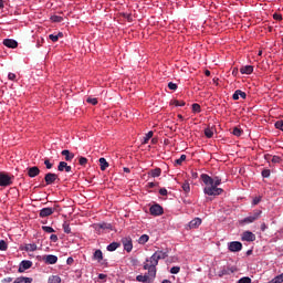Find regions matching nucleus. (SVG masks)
Segmentation results:
<instances>
[{"label":"nucleus","instance_id":"f257e3e1","mask_svg":"<svg viewBox=\"0 0 283 283\" xmlns=\"http://www.w3.org/2000/svg\"><path fill=\"white\" fill-rule=\"evenodd\" d=\"M201 180L203 185H206L203 188V193H206V196H221L223 193L224 190L218 188L222 185V179L220 177L217 176L211 178L209 175L202 174Z\"/></svg>","mask_w":283,"mask_h":283},{"label":"nucleus","instance_id":"f03ea898","mask_svg":"<svg viewBox=\"0 0 283 283\" xmlns=\"http://www.w3.org/2000/svg\"><path fill=\"white\" fill-rule=\"evenodd\" d=\"M167 256V252L156 251L149 259H146L144 270L148 271L150 277H156V266H158L159 260H165Z\"/></svg>","mask_w":283,"mask_h":283},{"label":"nucleus","instance_id":"7ed1b4c3","mask_svg":"<svg viewBox=\"0 0 283 283\" xmlns=\"http://www.w3.org/2000/svg\"><path fill=\"white\" fill-rule=\"evenodd\" d=\"M12 185V177L4 171L0 172V187H10Z\"/></svg>","mask_w":283,"mask_h":283},{"label":"nucleus","instance_id":"20e7f679","mask_svg":"<svg viewBox=\"0 0 283 283\" xmlns=\"http://www.w3.org/2000/svg\"><path fill=\"white\" fill-rule=\"evenodd\" d=\"M228 249L231 251V253H238L239 251H242V242L232 241L228 243Z\"/></svg>","mask_w":283,"mask_h":283},{"label":"nucleus","instance_id":"39448f33","mask_svg":"<svg viewBox=\"0 0 283 283\" xmlns=\"http://www.w3.org/2000/svg\"><path fill=\"white\" fill-rule=\"evenodd\" d=\"M59 181V175L54 174V172H48L44 176V181L46 182V185H54L55 181Z\"/></svg>","mask_w":283,"mask_h":283},{"label":"nucleus","instance_id":"423d86ee","mask_svg":"<svg viewBox=\"0 0 283 283\" xmlns=\"http://www.w3.org/2000/svg\"><path fill=\"white\" fill-rule=\"evenodd\" d=\"M28 269H32V261H28V260L21 261L18 269V273H25Z\"/></svg>","mask_w":283,"mask_h":283},{"label":"nucleus","instance_id":"0eeeda50","mask_svg":"<svg viewBox=\"0 0 283 283\" xmlns=\"http://www.w3.org/2000/svg\"><path fill=\"white\" fill-rule=\"evenodd\" d=\"M149 211H150V216H163L164 213L163 207L158 203L151 206L149 208Z\"/></svg>","mask_w":283,"mask_h":283},{"label":"nucleus","instance_id":"6e6552de","mask_svg":"<svg viewBox=\"0 0 283 283\" xmlns=\"http://www.w3.org/2000/svg\"><path fill=\"white\" fill-rule=\"evenodd\" d=\"M241 240L243 242H255V234L251 231H245L242 233Z\"/></svg>","mask_w":283,"mask_h":283},{"label":"nucleus","instance_id":"1a4fd4ad","mask_svg":"<svg viewBox=\"0 0 283 283\" xmlns=\"http://www.w3.org/2000/svg\"><path fill=\"white\" fill-rule=\"evenodd\" d=\"M27 171H28L29 178H36V176H39V174H41V169H39V167H36V166L28 167Z\"/></svg>","mask_w":283,"mask_h":283},{"label":"nucleus","instance_id":"9d476101","mask_svg":"<svg viewBox=\"0 0 283 283\" xmlns=\"http://www.w3.org/2000/svg\"><path fill=\"white\" fill-rule=\"evenodd\" d=\"M122 244H124V250L127 251V253H130V251L134 249L130 238L122 239Z\"/></svg>","mask_w":283,"mask_h":283},{"label":"nucleus","instance_id":"9b49d317","mask_svg":"<svg viewBox=\"0 0 283 283\" xmlns=\"http://www.w3.org/2000/svg\"><path fill=\"white\" fill-rule=\"evenodd\" d=\"M56 211V208H43L40 210V218H48Z\"/></svg>","mask_w":283,"mask_h":283},{"label":"nucleus","instance_id":"f8f14e48","mask_svg":"<svg viewBox=\"0 0 283 283\" xmlns=\"http://www.w3.org/2000/svg\"><path fill=\"white\" fill-rule=\"evenodd\" d=\"M45 264H56L59 262V256L54 254H48L43 258Z\"/></svg>","mask_w":283,"mask_h":283},{"label":"nucleus","instance_id":"ddd939ff","mask_svg":"<svg viewBox=\"0 0 283 283\" xmlns=\"http://www.w3.org/2000/svg\"><path fill=\"white\" fill-rule=\"evenodd\" d=\"M3 45H6V48H11V50H14L19 48V42L12 39H6L3 40Z\"/></svg>","mask_w":283,"mask_h":283},{"label":"nucleus","instance_id":"4468645a","mask_svg":"<svg viewBox=\"0 0 283 283\" xmlns=\"http://www.w3.org/2000/svg\"><path fill=\"white\" fill-rule=\"evenodd\" d=\"M136 280H137V282L150 283L154 280V277H151V275H149V273H148L145 275H137Z\"/></svg>","mask_w":283,"mask_h":283},{"label":"nucleus","instance_id":"2eb2a0df","mask_svg":"<svg viewBox=\"0 0 283 283\" xmlns=\"http://www.w3.org/2000/svg\"><path fill=\"white\" fill-rule=\"evenodd\" d=\"M200 224H202V219H200V218H195V219H192V220L188 223V227H189V229H198V227H200Z\"/></svg>","mask_w":283,"mask_h":283},{"label":"nucleus","instance_id":"dca6fc26","mask_svg":"<svg viewBox=\"0 0 283 283\" xmlns=\"http://www.w3.org/2000/svg\"><path fill=\"white\" fill-rule=\"evenodd\" d=\"M57 170L66 171V174H70V171H72V166H67V163L65 161H60L57 166Z\"/></svg>","mask_w":283,"mask_h":283},{"label":"nucleus","instance_id":"f3484780","mask_svg":"<svg viewBox=\"0 0 283 283\" xmlns=\"http://www.w3.org/2000/svg\"><path fill=\"white\" fill-rule=\"evenodd\" d=\"M61 154L64 156L66 163H72V160H74V153L65 149V150H62Z\"/></svg>","mask_w":283,"mask_h":283},{"label":"nucleus","instance_id":"a211bd4d","mask_svg":"<svg viewBox=\"0 0 283 283\" xmlns=\"http://www.w3.org/2000/svg\"><path fill=\"white\" fill-rule=\"evenodd\" d=\"M240 97L243 98V99L247 98V93H244V92H242L240 90H237L233 93L232 98H233V101H240Z\"/></svg>","mask_w":283,"mask_h":283},{"label":"nucleus","instance_id":"6ab92c4d","mask_svg":"<svg viewBox=\"0 0 283 283\" xmlns=\"http://www.w3.org/2000/svg\"><path fill=\"white\" fill-rule=\"evenodd\" d=\"M241 74H253V65H245L240 69Z\"/></svg>","mask_w":283,"mask_h":283},{"label":"nucleus","instance_id":"aec40b11","mask_svg":"<svg viewBox=\"0 0 283 283\" xmlns=\"http://www.w3.org/2000/svg\"><path fill=\"white\" fill-rule=\"evenodd\" d=\"M93 260H95L96 262H103V251L96 250L93 253Z\"/></svg>","mask_w":283,"mask_h":283},{"label":"nucleus","instance_id":"412c9836","mask_svg":"<svg viewBox=\"0 0 283 283\" xmlns=\"http://www.w3.org/2000/svg\"><path fill=\"white\" fill-rule=\"evenodd\" d=\"M99 167L102 171H105V169H107V167H109V163H107V159H105L104 157L99 158Z\"/></svg>","mask_w":283,"mask_h":283},{"label":"nucleus","instance_id":"4be33fe9","mask_svg":"<svg viewBox=\"0 0 283 283\" xmlns=\"http://www.w3.org/2000/svg\"><path fill=\"white\" fill-rule=\"evenodd\" d=\"M250 217L252 218V220H260V218H262V210H254L252 213H250Z\"/></svg>","mask_w":283,"mask_h":283},{"label":"nucleus","instance_id":"5701e85b","mask_svg":"<svg viewBox=\"0 0 283 283\" xmlns=\"http://www.w3.org/2000/svg\"><path fill=\"white\" fill-rule=\"evenodd\" d=\"M151 178H159L160 174H163V170L160 168H155L150 170Z\"/></svg>","mask_w":283,"mask_h":283},{"label":"nucleus","instance_id":"b1692460","mask_svg":"<svg viewBox=\"0 0 283 283\" xmlns=\"http://www.w3.org/2000/svg\"><path fill=\"white\" fill-rule=\"evenodd\" d=\"M252 222H255L254 219L251 217V214L249 217H245L244 219L240 220L239 223L240 224H252Z\"/></svg>","mask_w":283,"mask_h":283},{"label":"nucleus","instance_id":"393cba45","mask_svg":"<svg viewBox=\"0 0 283 283\" xmlns=\"http://www.w3.org/2000/svg\"><path fill=\"white\" fill-rule=\"evenodd\" d=\"M118 247H120V243H118V242H113V243H111V244H108L107 245V251H116V249H118Z\"/></svg>","mask_w":283,"mask_h":283},{"label":"nucleus","instance_id":"a878e982","mask_svg":"<svg viewBox=\"0 0 283 283\" xmlns=\"http://www.w3.org/2000/svg\"><path fill=\"white\" fill-rule=\"evenodd\" d=\"M233 136H237L238 138H240V136H242V134H244V130H242L240 127H234L232 130Z\"/></svg>","mask_w":283,"mask_h":283},{"label":"nucleus","instance_id":"bb28decb","mask_svg":"<svg viewBox=\"0 0 283 283\" xmlns=\"http://www.w3.org/2000/svg\"><path fill=\"white\" fill-rule=\"evenodd\" d=\"M181 189H182V191H185V193H189V191H191V186L189 185V181H185L181 185Z\"/></svg>","mask_w":283,"mask_h":283},{"label":"nucleus","instance_id":"cd10ccee","mask_svg":"<svg viewBox=\"0 0 283 283\" xmlns=\"http://www.w3.org/2000/svg\"><path fill=\"white\" fill-rule=\"evenodd\" d=\"M36 243H29L24 247V251H36Z\"/></svg>","mask_w":283,"mask_h":283},{"label":"nucleus","instance_id":"c85d7f7f","mask_svg":"<svg viewBox=\"0 0 283 283\" xmlns=\"http://www.w3.org/2000/svg\"><path fill=\"white\" fill-rule=\"evenodd\" d=\"M139 244H147V242H149V235L147 234H143L139 239H138Z\"/></svg>","mask_w":283,"mask_h":283},{"label":"nucleus","instance_id":"c756f323","mask_svg":"<svg viewBox=\"0 0 283 283\" xmlns=\"http://www.w3.org/2000/svg\"><path fill=\"white\" fill-rule=\"evenodd\" d=\"M150 138H154V132H151V130L146 134V136L144 137L143 144L147 145V143H149Z\"/></svg>","mask_w":283,"mask_h":283},{"label":"nucleus","instance_id":"7c9ffc66","mask_svg":"<svg viewBox=\"0 0 283 283\" xmlns=\"http://www.w3.org/2000/svg\"><path fill=\"white\" fill-rule=\"evenodd\" d=\"M282 282H283V273L277 275V276H275L274 279H272L268 283H282Z\"/></svg>","mask_w":283,"mask_h":283},{"label":"nucleus","instance_id":"2f4dec72","mask_svg":"<svg viewBox=\"0 0 283 283\" xmlns=\"http://www.w3.org/2000/svg\"><path fill=\"white\" fill-rule=\"evenodd\" d=\"M49 283H61V276L52 275L49 277Z\"/></svg>","mask_w":283,"mask_h":283},{"label":"nucleus","instance_id":"473e14b6","mask_svg":"<svg viewBox=\"0 0 283 283\" xmlns=\"http://www.w3.org/2000/svg\"><path fill=\"white\" fill-rule=\"evenodd\" d=\"M187 160V155H181L179 159L175 160V165L180 166Z\"/></svg>","mask_w":283,"mask_h":283},{"label":"nucleus","instance_id":"72a5a7b5","mask_svg":"<svg viewBox=\"0 0 283 283\" xmlns=\"http://www.w3.org/2000/svg\"><path fill=\"white\" fill-rule=\"evenodd\" d=\"M171 105H175V107H185L186 103L185 101L175 99L171 102Z\"/></svg>","mask_w":283,"mask_h":283},{"label":"nucleus","instance_id":"f704fd0d","mask_svg":"<svg viewBox=\"0 0 283 283\" xmlns=\"http://www.w3.org/2000/svg\"><path fill=\"white\" fill-rule=\"evenodd\" d=\"M205 136L207 138H213V128H206L205 129Z\"/></svg>","mask_w":283,"mask_h":283},{"label":"nucleus","instance_id":"c9c22d12","mask_svg":"<svg viewBox=\"0 0 283 283\" xmlns=\"http://www.w3.org/2000/svg\"><path fill=\"white\" fill-rule=\"evenodd\" d=\"M42 231H44L45 233H54L55 230L50 226H43Z\"/></svg>","mask_w":283,"mask_h":283},{"label":"nucleus","instance_id":"e433bc0d","mask_svg":"<svg viewBox=\"0 0 283 283\" xmlns=\"http://www.w3.org/2000/svg\"><path fill=\"white\" fill-rule=\"evenodd\" d=\"M63 231L64 233H72V228H70V223L67 222L63 223Z\"/></svg>","mask_w":283,"mask_h":283},{"label":"nucleus","instance_id":"4c0bfd02","mask_svg":"<svg viewBox=\"0 0 283 283\" xmlns=\"http://www.w3.org/2000/svg\"><path fill=\"white\" fill-rule=\"evenodd\" d=\"M0 251H8V243L6 240H0Z\"/></svg>","mask_w":283,"mask_h":283},{"label":"nucleus","instance_id":"58836bf2","mask_svg":"<svg viewBox=\"0 0 283 283\" xmlns=\"http://www.w3.org/2000/svg\"><path fill=\"white\" fill-rule=\"evenodd\" d=\"M51 21H53L54 23H61V21H63V17H61V15H52L51 17Z\"/></svg>","mask_w":283,"mask_h":283},{"label":"nucleus","instance_id":"ea45409f","mask_svg":"<svg viewBox=\"0 0 283 283\" xmlns=\"http://www.w3.org/2000/svg\"><path fill=\"white\" fill-rule=\"evenodd\" d=\"M271 163H273L274 165H277V164L282 163V157L272 156Z\"/></svg>","mask_w":283,"mask_h":283},{"label":"nucleus","instance_id":"a19ab883","mask_svg":"<svg viewBox=\"0 0 283 283\" xmlns=\"http://www.w3.org/2000/svg\"><path fill=\"white\" fill-rule=\"evenodd\" d=\"M86 103H90L91 105H98V99L95 97H87Z\"/></svg>","mask_w":283,"mask_h":283},{"label":"nucleus","instance_id":"79ce46f5","mask_svg":"<svg viewBox=\"0 0 283 283\" xmlns=\"http://www.w3.org/2000/svg\"><path fill=\"white\" fill-rule=\"evenodd\" d=\"M274 127L283 132V119L275 122Z\"/></svg>","mask_w":283,"mask_h":283},{"label":"nucleus","instance_id":"37998d69","mask_svg":"<svg viewBox=\"0 0 283 283\" xmlns=\"http://www.w3.org/2000/svg\"><path fill=\"white\" fill-rule=\"evenodd\" d=\"M192 112L195 114H200L201 112L200 104H192Z\"/></svg>","mask_w":283,"mask_h":283},{"label":"nucleus","instance_id":"c03bdc74","mask_svg":"<svg viewBox=\"0 0 283 283\" xmlns=\"http://www.w3.org/2000/svg\"><path fill=\"white\" fill-rule=\"evenodd\" d=\"M261 176L263 178H271V170L269 169H263L262 172H261Z\"/></svg>","mask_w":283,"mask_h":283},{"label":"nucleus","instance_id":"a18cd8bd","mask_svg":"<svg viewBox=\"0 0 283 283\" xmlns=\"http://www.w3.org/2000/svg\"><path fill=\"white\" fill-rule=\"evenodd\" d=\"M78 164H80L82 167H85V165H87V158H85V157H78Z\"/></svg>","mask_w":283,"mask_h":283},{"label":"nucleus","instance_id":"49530a36","mask_svg":"<svg viewBox=\"0 0 283 283\" xmlns=\"http://www.w3.org/2000/svg\"><path fill=\"white\" fill-rule=\"evenodd\" d=\"M170 273H171L172 275H177V273H180V266H172V268L170 269Z\"/></svg>","mask_w":283,"mask_h":283},{"label":"nucleus","instance_id":"de8ad7c7","mask_svg":"<svg viewBox=\"0 0 283 283\" xmlns=\"http://www.w3.org/2000/svg\"><path fill=\"white\" fill-rule=\"evenodd\" d=\"M168 88L172 90L174 92H176V90H178V84H176L174 82H169L168 83Z\"/></svg>","mask_w":283,"mask_h":283},{"label":"nucleus","instance_id":"09e8293b","mask_svg":"<svg viewBox=\"0 0 283 283\" xmlns=\"http://www.w3.org/2000/svg\"><path fill=\"white\" fill-rule=\"evenodd\" d=\"M238 283H251V277L243 276L238 281Z\"/></svg>","mask_w":283,"mask_h":283},{"label":"nucleus","instance_id":"8fccbe9b","mask_svg":"<svg viewBox=\"0 0 283 283\" xmlns=\"http://www.w3.org/2000/svg\"><path fill=\"white\" fill-rule=\"evenodd\" d=\"M44 165H45L46 169H52V167H54V165L52 163H50V159H45Z\"/></svg>","mask_w":283,"mask_h":283},{"label":"nucleus","instance_id":"3c124183","mask_svg":"<svg viewBox=\"0 0 283 283\" xmlns=\"http://www.w3.org/2000/svg\"><path fill=\"white\" fill-rule=\"evenodd\" d=\"M50 41H52L53 43H56V41H59V35H54V34H50L49 35Z\"/></svg>","mask_w":283,"mask_h":283},{"label":"nucleus","instance_id":"603ef678","mask_svg":"<svg viewBox=\"0 0 283 283\" xmlns=\"http://www.w3.org/2000/svg\"><path fill=\"white\" fill-rule=\"evenodd\" d=\"M273 156L271 154H265L264 155V159L266 160V163H271Z\"/></svg>","mask_w":283,"mask_h":283},{"label":"nucleus","instance_id":"864d4df0","mask_svg":"<svg viewBox=\"0 0 283 283\" xmlns=\"http://www.w3.org/2000/svg\"><path fill=\"white\" fill-rule=\"evenodd\" d=\"M273 19H274L275 21H282V14L274 13V14H273Z\"/></svg>","mask_w":283,"mask_h":283},{"label":"nucleus","instance_id":"5fc2aeb1","mask_svg":"<svg viewBox=\"0 0 283 283\" xmlns=\"http://www.w3.org/2000/svg\"><path fill=\"white\" fill-rule=\"evenodd\" d=\"M50 240L51 242H59V237L56 234H51Z\"/></svg>","mask_w":283,"mask_h":283},{"label":"nucleus","instance_id":"6e6d98bb","mask_svg":"<svg viewBox=\"0 0 283 283\" xmlns=\"http://www.w3.org/2000/svg\"><path fill=\"white\" fill-rule=\"evenodd\" d=\"M262 198L261 197H255L252 201V205H260Z\"/></svg>","mask_w":283,"mask_h":283},{"label":"nucleus","instance_id":"4d7b16f0","mask_svg":"<svg viewBox=\"0 0 283 283\" xmlns=\"http://www.w3.org/2000/svg\"><path fill=\"white\" fill-rule=\"evenodd\" d=\"M8 78H9V81H14V78H17V74H14V73H9V74H8Z\"/></svg>","mask_w":283,"mask_h":283},{"label":"nucleus","instance_id":"13d9d810","mask_svg":"<svg viewBox=\"0 0 283 283\" xmlns=\"http://www.w3.org/2000/svg\"><path fill=\"white\" fill-rule=\"evenodd\" d=\"M159 193L160 196H167V188H160Z\"/></svg>","mask_w":283,"mask_h":283},{"label":"nucleus","instance_id":"bf43d9fd","mask_svg":"<svg viewBox=\"0 0 283 283\" xmlns=\"http://www.w3.org/2000/svg\"><path fill=\"white\" fill-rule=\"evenodd\" d=\"M66 263L67 264H74V259L72 256H70L67 260H66Z\"/></svg>","mask_w":283,"mask_h":283},{"label":"nucleus","instance_id":"052dcab7","mask_svg":"<svg viewBox=\"0 0 283 283\" xmlns=\"http://www.w3.org/2000/svg\"><path fill=\"white\" fill-rule=\"evenodd\" d=\"M125 19H127V21H132V14L128 13H124Z\"/></svg>","mask_w":283,"mask_h":283},{"label":"nucleus","instance_id":"680f3d73","mask_svg":"<svg viewBox=\"0 0 283 283\" xmlns=\"http://www.w3.org/2000/svg\"><path fill=\"white\" fill-rule=\"evenodd\" d=\"M148 187H149L150 189H154V187H156V184H154V182H148Z\"/></svg>","mask_w":283,"mask_h":283},{"label":"nucleus","instance_id":"e2e57ef3","mask_svg":"<svg viewBox=\"0 0 283 283\" xmlns=\"http://www.w3.org/2000/svg\"><path fill=\"white\" fill-rule=\"evenodd\" d=\"M105 277H107L106 274H99V275H98V279H99V280H105Z\"/></svg>","mask_w":283,"mask_h":283},{"label":"nucleus","instance_id":"0e129e2a","mask_svg":"<svg viewBox=\"0 0 283 283\" xmlns=\"http://www.w3.org/2000/svg\"><path fill=\"white\" fill-rule=\"evenodd\" d=\"M56 36H57V40H59V39H63V32H59V33L56 34Z\"/></svg>","mask_w":283,"mask_h":283},{"label":"nucleus","instance_id":"69168bd1","mask_svg":"<svg viewBox=\"0 0 283 283\" xmlns=\"http://www.w3.org/2000/svg\"><path fill=\"white\" fill-rule=\"evenodd\" d=\"M124 171H125V174H129L132 170L127 167H124Z\"/></svg>","mask_w":283,"mask_h":283},{"label":"nucleus","instance_id":"338daca9","mask_svg":"<svg viewBox=\"0 0 283 283\" xmlns=\"http://www.w3.org/2000/svg\"><path fill=\"white\" fill-rule=\"evenodd\" d=\"M4 282H7V283L12 282V277H7V279H4Z\"/></svg>","mask_w":283,"mask_h":283},{"label":"nucleus","instance_id":"774afa93","mask_svg":"<svg viewBox=\"0 0 283 283\" xmlns=\"http://www.w3.org/2000/svg\"><path fill=\"white\" fill-rule=\"evenodd\" d=\"M163 283H171L169 280H164Z\"/></svg>","mask_w":283,"mask_h":283}]
</instances>
